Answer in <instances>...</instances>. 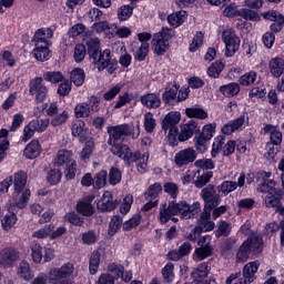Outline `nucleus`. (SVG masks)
Segmentation results:
<instances>
[{
	"mask_svg": "<svg viewBox=\"0 0 284 284\" xmlns=\"http://www.w3.org/2000/svg\"><path fill=\"white\" fill-rule=\"evenodd\" d=\"M174 37V30L170 28H162L161 31L153 34L151 48L158 57H163L170 50V39Z\"/></svg>",
	"mask_w": 284,
	"mask_h": 284,
	"instance_id": "1",
	"label": "nucleus"
},
{
	"mask_svg": "<svg viewBox=\"0 0 284 284\" xmlns=\"http://www.w3.org/2000/svg\"><path fill=\"white\" fill-rule=\"evenodd\" d=\"M222 41L225 45L224 55L234 57L241 48V38L236 34V31L232 28H229L222 32Z\"/></svg>",
	"mask_w": 284,
	"mask_h": 284,
	"instance_id": "2",
	"label": "nucleus"
},
{
	"mask_svg": "<svg viewBox=\"0 0 284 284\" xmlns=\"http://www.w3.org/2000/svg\"><path fill=\"white\" fill-rule=\"evenodd\" d=\"M171 212L175 215L180 214L182 219H195L199 212H201V203L194 202L192 205H190L185 201L180 203L173 202L171 205Z\"/></svg>",
	"mask_w": 284,
	"mask_h": 284,
	"instance_id": "3",
	"label": "nucleus"
},
{
	"mask_svg": "<svg viewBox=\"0 0 284 284\" xmlns=\"http://www.w3.org/2000/svg\"><path fill=\"white\" fill-rule=\"evenodd\" d=\"M216 191L214 185L209 184L200 192V196L204 202V210H214V207L221 205V195Z\"/></svg>",
	"mask_w": 284,
	"mask_h": 284,
	"instance_id": "4",
	"label": "nucleus"
},
{
	"mask_svg": "<svg viewBox=\"0 0 284 284\" xmlns=\"http://www.w3.org/2000/svg\"><path fill=\"white\" fill-rule=\"evenodd\" d=\"M29 94L34 97L36 103H43L48 97V87L43 83V78H33L29 82Z\"/></svg>",
	"mask_w": 284,
	"mask_h": 284,
	"instance_id": "5",
	"label": "nucleus"
},
{
	"mask_svg": "<svg viewBox=\"0 0 284 284\" xmlns=\"http://www.w3.org/2000/svg\"><path fill=\"white\" fill-rule=\"evenodd\" d=\"M106 132L109 134V145L123 143V141H125V136L130 134V125L124 123L115 126H109Z\"/></svg>",
	"mask_w": 284,
	"mask_h": 284,
	"instance_id": "6",
	"label": "nucleus"
},
{
	"mask_svg": "<svg viewBox=\"0 0 284 284\" xmlns=\"http://www.w3.org/2000/svg\"><path fill=\"white\" fill-rule=\"evenodd\" d=\"M20 253L14 247H4L0 251V267L10 270L14 267V263L19 261Z\"/></svg>",
	"mask_w": 284,
	"mask_h": 284,
	"instance_id": "7",
	"label": "nucleus"
},
{
	"mask_svg": "<svg viewBox=\"0 0 284 284\" xmlns=\"http://www.w3.org/2000/svg\"><path fill=\"white\" fill-rule=\"evenodd\" d=\"M237 187H245V172H242L235 181H224L216 186L220 196H227V194L236 191Z\"/></svg>",
	"mask_w": 284,
	"mask_h": 284,
	"instance_id": "8",
	"label": "nucleus"
},
{
	"mask_svg": "<svg viewBox=\"0 0 284 284\" xmlns=\"http://www.w3.org/2000/svg\"><path fill=\"white\" fill-rule=\"evenodd\" d=\"M258 179H262V183L257 185V192H262L264 194H272L276 192V182L271 180L272 172L260 171L257 173Z\"/></svg>",
	"mask_w": 284,
	"mask_h": 284,
	"instance_id": "9",
	"label": "nucleus"
},
{
	"mask_svg": "<svg viewBox=\"0 0 284 284\" xmlns=\"http://www.w3.org/2000/svg\"><path fill=\"white\" fill-rule=\"evenodd\" d=\"M149 161H150L149 152L141 153V151H135L132 153L129 160V165L130 163H135L138 172L140 174H145V172H148Z\"/></svg>",
	"mask_w": 284,
	"mask_h": 284,
	"instance_id": "10",
	"label": "nucleus"
},
{
	"mask_svg": "<svg viewBox=\"0 0 284 284\" xmlns=\"http://www.w3.org/2000/svg\"><path fill=\"white\" fill-rule=\"evenodd\" d=\"M194 161H196V151L192 148L181 150L174 156V163L178 168H183V165L194 163Z\"/></svg>",
	"mask_w": 284,
	"mask_h": 284,
	"instance_id": "11",
	"label": "nucleus"
},
{
	"mask_svg": "<svg viewBox=\"0 0 284 284\" xmlns=\"http://www.w3.org/2000/svg\"><path fill=\"white\" fill-rule=\"evenodd\" d=\"M129 50L133 54L135 61H145L148 54H150V43L133 41L130 44Z\"/></svg>",
	"mask_w": 284,
	"mask_h": 284,
	"instance_id": "12",
	"label": "nucleus"
},
{
	"mask_svg": "<svg viewBox=\"0 0 284 284\" xmlns=\"http://www.w3.org/2000/svg\"><path fill=\"white\" fill-rule=\"evenodd\" d=\"M212 219V210L204 209L197 220V229L200 232H212L216 224Z\"/></svg>",
	"mask_w": 284,
	"mask_h": 284,
	"instance_id": "13",
	"label": "nucleus"
},
{
	"mask_svg": "<svg viewBox=\"0 0 284 284\" xmlns=\"http://www.w3.org/2000/svg\"><path fill=\"white\" fill-rule=\"evenodd\" d=\"M258 267H261V262L260 261L248 262L244 265V267H243L244 278H242L244 284L254 283V281L256 278V272H258Z\"/></svg>",
	"mask_w": 284,
	"mask_h": 284,
	"instance_id": "14",
	"label": "nucleus"
},
{
	"mask_svg": "<svg viewBox=\"0 0 284 284\" xmlns=\"http://www.w3.org/2000/svg\"><path fill=\"white\" fill-rule=\"evenodd\" d=\"M181 122V113L176 111L169 112L162 121V130L164 132L179 130V123Z\"/></svg>",
	"mask_w": 284,
	"mask_h": 284,
	"instance_id": "15",
	"label": "nucleus"
},
{
	"mask_svg": "<svg viewBox=\"0 0 284 284\" xmlns=\"http://www.w3.org/2000/svg\"><path fill=\"white\" fill-rule=\"evenodd\" d=\"M192 252V244L190 242H184L176 250L170 251L166 256L169 261H181V258H185Z\"/></svg>",
	"mask_w": 284,
	"mask_h": 284,
	"instance_id": "16",
	"label": "nucleus"
},
{
	"mask_svg": "<svg viewBox=\"0 0 284 284\" xmlns=\"http://www.w3.org/2000/svg\"><path fill=\"white\" fill-rule=\"evenodd\" d=\"M199 124L195 121H190L181 125V131L179 133V141H190L196 132H199Z\"/></svg>",
	"mask_w": 284,
	"mask_h": 284,
	"instance_id": "17",
	"label": "nucleus"
},
{
	"mask_svg": "<svg viewBox=\"0 0 284 284\" xmlns=\"http://www.w3.org/2000/svg\"><path fill=\"white\" fill-rule=\"evenodd\" d=\"M54 37L51 28L38 29L33 36V43L39 45H50V39Z\"/></svg>",
	"mask_w": 284,
	"mask_h": 284,
	"instance_id": "18",
	"label": "nucleus"
},
{
	"mask_svg": "<svg viewBox=\"0 0 284 284\" xmlns=\"http://www.w3.org/2000/svg\"><path fill=\"white\" fill-rule=\"evenodd\" d=\"M245 115H241L240 118L230 121L229 123L224 124L222 128V132L230 136L233 132H239L241 130H245L246 126Z\"/></svg>",
	"mask_w": 284,
	"mask_h": 284,
	"instance_id": "19",
	"label": "nucleus"
},
{
	"mask_svg": "<svg viewBox=\"0 0 284 284\" xmlns=\"http://www.w3.org/2000/svg\"><path fill=\"white\" fill-rule=\"evenodd\" d=\"M93 201L94 195L91 194L78 202L77 210L79 214H82V216H92V214H94V205H92Z\"/></svg>",
	"mask_w": 284,
	"mask_h": 284,
	"instance_id": "20",
	"label": "nucleus"
},
{
	"mask_svg": "<svg viewBox=\"0 0 284 284\" xmlns=\"http://www.w3.org/2000/svg\"><path fill=\"white\" fill-rule=\"evenodd\" d=\"M111 152L115 156H119V159H123V161H128L130 163V159L132 156V150L129 149L128 145L121 144V142H118V144H110Z\"/></svg>",
	"mask_w": 284,
	"mask_h": 284,
	"instance_id": "21",
	"label": "nucleus"
},
{
	"mask_svg": "<svg viewBox=\"0 0 284 284\" xmlns=\"http://www.w3.org/2000/svg\"><path fill=\"white\" fill-rule=\"evenodd\" d=\"M17 276L22 281H32L34 278V272L26 260H22L17 267Z\"/></svg>",
	"mask_w": 284,
	"mask_h": 284,
	"instance_id": "22",
	"label": "nucleus"
},
{
	"mask_svg": "<svg viewBox=\"0 0 284 284\" xmlns=\"http://www.w3.org/2000/svg\"><path fill=\"white\" fill-rule=\"evenodd\" d=\"M244 245L247 246L251 253L261 254L263 252V237L258 234H253L244 242Z\"/></svg>",
	"mask_w": 284,
	"mask_h": 284,
	"instance_id": "23",
	"label": "nucleus"
},
{
	"mask_svg": "<svg viewBox=\"0 0 284 284\" xmlns=\"http://www.w3.org/2000/svg\"><path fill=\"white\" fill-rule=\"evenodd\" d=\"M116 205H119V202H114L112 200V193H110V191H105L101 200L98 202V207L102 212H112Z\"/></svg>",
	"mask_w": 284,
	"mask_h": 284,
	"instance_id": "24",
	"label": "nucleus"
},
{
	"mask_svg": "<svg viewBox=\"0 0 284 284\" xmlns=\"http://www.w3.org/2000/svg\"><path fill=\"white\" fill-rule=\"evenodd\" d=\"M72 156H74V153H72V151L59 150L54 159V165H57V168H61L63 165H70V163L74 161Z\"/></svg>",
	"mask_w": 284,
	"mask_h": 284,
	"instance_id": "25",
	"label": "nucleus"
},
{
	"mask_svg": "<svg viewBox=\"0 0 284 284\" xmlns=\"http://www.w3.org/2000/svg\"><path fill=\"white\" fill-rule=\"evenodd\" d=\"M268 70L272 74V77H275V79H278L280 77H283L284 73V60L283 58H273L271 59L268 63Z\"/></svg>",
	"mask_w": 284,
	"mask_h": 284,
	"instance_id": "26",
	"label": "nucleus"
},
{
	"mask_svg": "<svg viewBox=\"0 0 284 284\" xmlns=\"http://www.w3.org/2000/svg\"><path fill=\"white\" fill-rule=\"evenodd\" d=\"M142 105L149 110H156L161 108V99L155 93H148L141 97L140 99Z\"/></svg>",
	"mask_w": 284,
	"mask_h": 284,
	"instance_id": "27",
	"label": "nucleus"
},
{
	"mask_svg": "<svg viewBox=\"0 0 284 284\" xmlns=\"http://www.w3.org/2000/svg\"><path fill=\"white\" fill-rule=\"evenodd\" d=\"M265 134H270V140L272 145H281L283 143V133L276 130V128L272 124H267L264 126Z\"/></svg>",
	"mask_w": 284,
	"mask_h": 284,
	"instance_id": "28",
	"label": "nucleus"
},
{
	"mask_svg": "<svg viewBox=\"0 0 284 284\" xmlns=\"http://www.w3.org/2000/svg\"><path fill=\"white\" fill-rule=\"evenodd\" d=\"M9 212L3 216L1 221L2 229L6 230V232L12 230L14 225H17V213H14V209L12 206H9Z\"/></svg>",
	"mask_w": 284,
	"mask_h": 284,
	"instance_id": "29",
	"label": "nucleus"
},
{
	"mask_svg": "<svg viewBox=\"0 0 284 284\" xmlns=\"http://www.w3.org/2000/svg\"><path fill=\"white\" fill-rule=\"evenodd\" d=\"M93 61L98 63V70L103 72L112 61V52L110 49H105L103 52L99 53L98 59Z\"/></svg>",
	"mask_w": 284,
	"mask_h": 284,
	"instance_id": "30",
	"label": "nucleus"
},
{
	"mask_svg": "<svg viewBox=\"0 0 284 284\" xmlns=\"http://www.w3.org/2000/svg\"><path fill=\"white\" fill-rule=\"evenodd\" d=\"M27 183H28V174L26 172L19 171L14 173V181H13L14 194H21Z\"/></svg>",
	"mask_w": 284,
	"mask_h": 284,
	"instance_id": "31",
	"label": "nucleus"
},
{
	"mask_svg": "<svg viewBox=\"0 0 284 284\" xmlns=\"http://www.w3.org/2000/svg\"><path fill=\"white\" fill-rule=\"evenodd\" d=\"M186 20H187V12L183 10L176 11L168 17V21L173 28H179L183 26V23H185Z\"/></svg>",
	"mask_w": 284,
	"mask_h": 284,
	"instance_id": "32",
	"label": "nucleus"
},
{
	"mask_svg": "<svg viewBox=\"0 0 284 284\" xmlns=\"http://www.w3.org/2000/svg\"><path fill=\"white\" fill-rule=\"evenodd\" d=\"M41 154V144L39 140H32L30 144L24 148L26 159H37Z\"/></svg>",
	"mask_w": 284,
	"mask_h": 284,
	"instance_id": "33",
	"label": "nucleus"
},
{
	"mask_svg": "<svg viewBox=\"0 0 284 284\" xmlns=\"http://www.w3.org/2000/svg\"><path fill=\"white\" fill-rule=\"evenodd\" d=\"M87 45H88V53L91 57V59H93V61H97V59H99V50L101 48V40H99V38H90L87 41Z\"/></svg>",
	"mask_w": 284,
	"mask_h": 284,
	"instance_id": "34",
	"label": "nucleus"
},
{
	"mask_svg": "<svg viewBox=\"0 0 284 284\" xmlns=\"http://www.w3.org/2000/svg\"><path fill=\"white\" fill-rule=\"evenodd\" d=\"M172 205H174V202H170L169 205L164 204L160 207V215H159V221L162 225H165L172 216H176V213L172 212Z\"/></svg>",
	"mask_w": 284,
	"mask_h": 284,
	"instance_id": "35",
	"label": "nucleus"
},
{
	"mask_svg": "<svg viewBox=\"0 0 284 284\" xmlns=\"http://www.w3.org/2000/svg\"><path fill=\"white\" fill-rule=\"evenodd\" d=\"M33 55L37 61H48L50 59V49L45 44H34Z\"/></svg>",
	"mask_w": 284,
	"mask_h": 284,
	"instance_id": "36",
	"label": "nucleus"
},
{
	"mask_svg": "<svg viewBox=\"0 0 284 284\" xmlns=\"http://www.w3.org/2000/svg\"><path fill=\"white\" fill-rule=\"evenodd\" d=\"M220 92L223 94V97L230 99L231 97H236V94L241 92V85H239L236 82H231L226 85H222L220 88Z\"/></svg>",
	"mask_w": 284,
	"mask_h": 284,
	"instance_id": "37",
	"label": "nucleus"
},
{
	"mask_svg": "<svg viewBox=\"0 0 284 284\" xmlns=\"http://www.w3.org/2000/svg\"><path fill=\"white\" fill-rule=\"evenodd\" d=\"M31 258L33 263L39 264L43 261V247L38 242H32L30 245Z\"/></svg>",
	"mask_w": 284,
	"mask_h": 284,
	"instance_id": "38",
	"label": "nucleus"
},
{
	"mask_svg": "<svg viewBox=\"0 0 284 284\" xmlns=\"http://www.w3.org/2000/svg\"><path fill=\"white\" fill-rule=\"evenodd\" d=\"M212 252V246H200L193 253V261H205V258H210Z\"/></svg>",
	"mask_w": 284,
	"mask_h": 284,
	"instance_id": "39",
	"label": "nucleus"
},
{
	"mask_svg": "<svg viewBox=\"0 0 284 284\" xmlns=\"http://www.w3.org/2000/svg\"><path fill=\"white\" fill-rule=\"evenodd\" d=\"M212 176H214V172L212 171H206L203 174L199 173L195 176V181L193 182L195 187H205V184L210 183L212 181Z\"/></svg>",
	"mask_w": 284,
	"mask_h": 284,
	"instance_id": "40",
	"label": "nucleus"
},
{
	"mask_svg": "<svg viewBox=\"0 0 284 284\" xmlns=\"http://www.w3.org/2000/svg\"><path fill=\"white\" fill-rule=\"evenodd\" d=\"M185 114L189 119H200L201 121L207 119V112L202 108H187Z\"/></svg>",
	"mask_w": 284,
	"mask_h": 284,
	"instance_id": "41",
	"label": "nucleus"
},
{
	"mask_svg": "<svg viewBox=\"0 0 284 284\" xmlns=\"http://www.w3.org/2000/svg\"><path fill=\"white\" fill-rule=\"evenodd\" d=\"M29 201H30V190H24L17 202L10 203V207H12L13 210L16 207H18V210H23V207L28 205Z\"/></svg>",
	"mask_w": 284,
	"mask_h": 284,
	"instance_id": "42",
	"label": "nucleus"
},
{
	"mask_svg": "<svg viewBox=\"0 0 284 284\" xmlns=\"http://www.w3.org/2000/svg\"><path fill=\"white\" fill-rule=\"evenodd\" d=\"M54 230V224L44 225L42 229L34 231L32 233L33 239H50L52 231Z\"/></svg>",
	"mask_w": 284,
	"mask_h": 284,
	"instance_id": "43",
	"label": "nucleus"
},
{
	"mask_svg": "<svg viewBox=\"0 0 284 284\" xmlns=\"http://www.w3.org/2000/svg\"><path fill=\"white\" fill-rule=\"evenodd\" d=\"M116 29V23L110 24L108 21H99L93 23L92 30L93 32H97L98 34H101L102 32H108V30H114Z\"/></svg>",
	"mask_w": 284,
	"mask_h": 284,
	"instance_id": "44",
	"label": "nucleus"
},
{
	"mask_svg": "<svg viewBox=\"0 0 284 284\" xmlns=\"http://www.w3.org/2000/svg\"><path fill=\"white\" fill-rule=\"evenodd\" d=\"M99 265H101V253H99V251H94L91 254L89 262L90 274H97V272H99Z\"/></svg>",
	"mask_w": 284,
	"mask_h": 284,
	"instance_id": "45",
	"label": "nucleus"
},
{
	"mask_svg": "<svg viewBox=\"0 0 284 284\" xmlns=\"http://www.w3.org/2000/svg\"><path fill=\"white\" fill-rule=\"evenodd\" d=\"M71 81L74 85L81 87L85 81V71L81 68H75L71 71Z\"/></svg>",
	"mask_w": 284,
	"mask_h": 284,
	"instance_id": "46",
	"label": "nucleus"
},
{
	"mask_svg": "<svg viewBox=\"0 0 284 284\" xmlns=\"http://www.w3.org/2000/svg\"><path fill=\"white\" fill-rule=\"evenodd\" d=\"M144 130L149 134H152V132L156 130V120L154 119V114H152V112H146L144 114Z\"/></svg>",
	"mask_w": 284,
	"mask_h": 284,
	"instance_id": "47",
	"label": "nucleus"
},
{
	"mask_svg": "<svg viewBox=\"0 0 284 284\" xmlns=\"http://www.w3.org/2000/svg\"><path fill=\"white\" fill-rule=\"evenodd\" d=\"M108 182V171H100L98 174H95L93 179V187L95 190H101L102 187H105V183Z\"/></svg>",
	"mask_w": 284,
	"mask_h": 284,
	"instance_id": "48",
	"label": "nucleus"
},
{
	"mask_svg": "<svg viewBox=\"0 0 284 284\" xmlns=\"http://www.w3.org/2000/svg\"><path fill=\"white\" fill-rule=\"evenodd\" d=\"M74 114L77 119H85L90 116V104L82 102L75 105Z\"/></svg>",
	"mask_w": 284,
	"mask_h": 284,
	"instance_id": "49",
	"label": "nucleus"
},
{
	"mask_svg": "<svg viewBox=\"0 0 284 284\" xmlns=\"http://www.w3.org/2000/svg\"><path fill=\"white\" fill-rule=\"evenodd\" d=\"M223 68H225V64H223V62L221 61L212 63V65H210L207 69L209 77H211L212 79H219L221 72H223Z\"/></svg>",
	"mask_w": 284,
	"mask_h": 284,
	"instance_id": "50",
	"label": "nucleus"
},
{
	"mask_svg": "<svg viewBox=\"0 0 284 284\" xmlns=\"http://www.w3.org/2000/svg\"><path fill=\"white\" fill-rule=\"evenodd\" d=\"M139 225H141V214H134L129 221L123 223L122 230L130 232L134 230V227H139Z\"/></svg>",
	"mask_w": 284,
	"mask_h": 284,
	"instance_id": "51",
	"label": "nucleus"
},
{
	"mask_svg": "<svg viewBox=\"0 0 284 284\" xmlns=\"http://www.w3.org/2000/svg\"><path fill=\"white\" fill-rule=\"evenodd\" d=\"M232 232V225L226 221H220L217 223V230L215 231V236H230Z\"/></svg>",
	"mask_w": 284,
	"mask_h": 284,
	"instance_id": "52",
	"label": "nucleus"
},
{
	"mask_svg": "<svg viewBox=\"0 0 284 284\" xmlns=\"http://www.w3.org/2000/svg\"><path fill=\"white\" fill-rule=\"evenodd\" d=\"M43 79L49 83H61L63 81V73L60 71H47L43 73Z\"/></svg>",
	"mask_w": 284,
	"mask_h": 284,
	"instance_id": "53",
	"label": "nucleus"
},
{
	"mask_svg": "<svg viewBox=\"0 0 284 284\" xmlns=\"http://www.w3.org/2000/svg\"><path fill=\"white\" fill-rule=\"evenodd\" d=\"M62 176L63 174L61 173V170L52 169L48 172L47 181L50 183V185H58V183H61Z\"/></svg>",
	"mask_w": 284,
	"mask_h": 284,
	"instance_id": "54",
	"label": "nucleus"
},
{
	"mask_svg": "<svg viewBox=\"0 0 284 284\" xmlns=\"http://www.w3.org/2000/svg\"><path fill=\"white\" fill-rule=\"evenodd\" d=\"M239 17L245 19L246 21H261V16L256 11H252L250 9H240Z\"/></svg>",
	"mask_w": 284,
	"mask_h": 284,
	"instance_id": "55",
	"label": "nucleus"
},
{
	"mask_svg": "<svg viewBox=\"0 0 284 284\" xmlns=\"http://www.w3.org/2000/svg\"><path fill=\"white\" fill-rule=\"evenodd\" d=\"M121 223H123V219L119 215H114L111 219V222L109 224V236H114L116 232L121 229Z\"/></svg>",
	"mask_w": 284,
	"mask_h": 284,
	"instance_id": "56",
	"label": "nucleus"
},
{
	"mask_svg": "<svg viewBox=\"0 0 284 284\" xmlns=\"http://www.w3.org/2000/svg\"><path fill=\"white\" fill-rule=\"evenodd\" d=\"M250 254H252V252L247 247V244H245V242H244L240 246V250H239V252L236 254V262L237 263H245V261H247L250 258Z\"/></svg>",
	"mask_w": 284,
	"mask_h": 284,
	"instance_id": "57",
	"label": "nucleus"
},
{
	"mask_svg": "<svg viewBox=\"0 0 284 284\" xmlns=\"http://www.w3.org/2000/svg\"><path fill=\"white\" fill-rule=\"evenodd\" d=\"M257 74L255 71H248L240 78V85H254Z\"/></svg>",
	"mask_w": 284,
	"mask_h": 284,
	"instance_id": "58",
	"label": "nucleus"
},
{
	"mask_svg": "<svg viewBox=\"0 0 284 284\" xmlns=\"http://www.w3.org/2000/svg\"><path fill=\"white\" fill-rule=\"evenodd\" d=\"M162 276L164 278V283H172L174 281V264L168 263L162 268Z\"/></svg>",
	"mask_w": 284,
	"mask_h": 284,
	"instance_id": "59",
	"label": "nucleus"
},
{
	"mask_svg": "<svg viewBox=\"0 0 284 284\" xmlns=\"http://www.w3.org/2000/svg\"><path fill=\"white\" fill-rule=\"evenodd\" d=\"M134 12V8H132L131 6H122L119 10H118V19L119 21H128V19H130V17H132V13Z\"/></svg>",
	"mask_w": 284,
	"mask_h": 284,
	"instance_id": "60",
	"label": "nucleus"
},
{
	"mask_svg": "<svg viewBox=\"0 0 284 284\" xmlns=\"http://www.w3.org/2000/svg\"><path fill=\"white\" fill-rule=\"evenodd\" d=\"M108 272L106 274H110L114 281V278H121L123 276L124 267L121 264L112 263L108 266Z\"/></svg>",
	"mask_w": 284,
	"mask_h": 284,
	"instance_id": "61",
	"label": "nucleus"
},
{
	"mask_svg": "<svg viewBox=\"0 0 284 284\" xmlns=\"http://www.w3.org/2000/svg\"><path fill=\"white\" fill-rule=\"evenodd\" d=\"M203 45V32L199 31L192 39V42L189 47L190 52H196L199 48Z\"/></svg>",
	"mask_w": 284,
	"mask_h": 284,
	"instance_id": "62",
	"label": "nucleus"
},
{
	"mask_svg": "<svg viewBox=\"0 0 284 284\" xmlns=\"http://www.w3.org/2000/svg\"><path fill=\"white\" fill-rule=\"evenodd\" d=\"M281 203V195L276 194V191L274 193H270L265 197V205L266 207H278V204Z\"/></svg>",
	"mask_w": 284,
	"mask_h": 284,
	"instance_id": "63",
	"label": "nucleus"
},
{
	"mask_svg": "<svg viewBox=\"0 0 284 284\" xmlns=\"http://www.w3.org/2000/svg\"><path fill=\"white\" fill-rule=\"evenodd\" d=\"M87 50L85 44H77L73 52V59L75 63H81L85 59Z\"/></svg>",
	"mask_w": 284,
	"mask_h": 284,
	"instance_id": "64",
	"label": "nucleus"
}]
</instances>
